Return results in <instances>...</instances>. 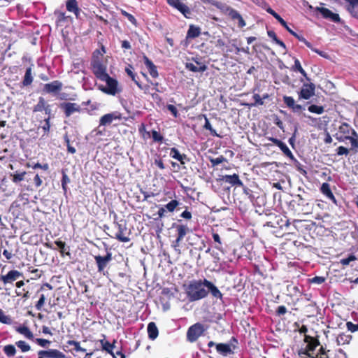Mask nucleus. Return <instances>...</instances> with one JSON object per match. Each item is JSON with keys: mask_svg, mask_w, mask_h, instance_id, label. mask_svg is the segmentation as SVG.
I'll use <instances>...</instances> for the list:
<instances>
[{"mask_svg": "<svg viewBox=\"0 0 358 358\" xmlns=\"http://www.w3.org/2000/svg\"><path fill=\"white\" fill-rule=\"evenodd\" d=\"M205 287L204 279L194 280L189 282L185 288L188 300L192 302L206 298L208 294V291Z\"/></svg>", "mask_w": 358, "mask_h": 358, "instance_id": "f257e3e1", "label": "nucleus"}, {"mask_svg": "<svg viewBox=\"0 0 358 358\" xmlns=\"http://www.w3.org/2000/svg\"><path fill=\"white\" fill-rule=\"evenodd\" d=\"M336 138L340 142L350 141L352 150L358 148V134L346 122H343L339 126L338 132L336 134Z\"/></svg>", "mask_w": 358, "mask_h": 358, "instance_id": "f03ea898", "label": "nucleus"}, {"mask_svg": "<svg viewBox=\"0 0 358 358\" xmlns=\"http://www.w3.org/2000/svg\"><path fill=\"white\" fill-rule=\"evenodd\" d=\"M113 225L117 229L116 231L110 230L108 226L103 225V229L105 231L106 230L110 231V233H107V234L110 237L115 238L120 242H129L130 241V238L127 236L124 235V232L127 230V227H125V225L122 224L115 220L113 222Z\"/></svg>", "mask_w": 358, "mask_h": 358, "instance_id": "7ed1b4c3", "label": "nucleus"}, {"mask_svg": "<svg viewBox=\"0 0 358 358\" xmlns=\"http://www.w3.org/2000/svg\"><path fill=\"white\" fill-rule=\"evenodd\" d=\"M91 66L93 73L100 80L108 75L106 66L98 58L92 59Z\"/></svg>", "mask_w": 358, "mask_h": 358, "instance_id": "20e7f679", "label": "nucleus"}, {"mask_svg": "<svg viewBox=\"0 0 358 358\" xmlns=\"http://www.w3.org/2000/svg\"><path fill=\"white\" fill-rule=\"evenodd\" d=\"M106 83V87H99V89L104 93L110 95H115L117 92L118 82L116 79L110 77L109 75L101 80Z\"/></svg>", "mask_w": 358, "mask_h": 358, "instance_id": "39448f33", "label": "nucleus"}, {"mask_svg": "<svg viewBox=\"0 0 358 358\" xmlns=\"http://www.w3.org/2000/svg\"><path fill=\"white\" fill-rule=\"evenodd\" d=\"M205 331L203 325L201 323H196L192 325L187 330V338L189 341L194 342Z\"/></svg>", "mask_w": 358, "mask_h": 358, "instance_id": "423d86ee", "label": "nucleus"}, {"mask_svg": "<svg viewBox=\"0 0 358 358\" xmlns=\"http://www.w3.org/2000/svg\"><path fill=\"white\" fill-rule=\"evenodd\" d=\"M94 259L97 266V270L99 273H104V270L112 260V253L107 251L105 256L94 255Z\"/></svg>", "mask_w": 358, "mask_h": 358, "instance_id": "0eeeda50", "label": "nucleus"}, {"mask_svg": "<svg viewBox=\"0 0 358 358\" xmlns=\"http://www.w3.org/2000/svg\"><path fill=\"white\" fill-rule=\"evenodd\" d=\"M59 106L63 110L66 117H69L74 113H80L82 110L80 106L76 103L63 102Z\"/></svg>", "mask_w": 358, "mask_h": 358, "instance_id": "6e6552de", "label": "nucleus"}, {"mask_svg": "<svg viewBox=\"0 0 358 358\" xmlns=\"http://www.w3.org/2000/svg\"><path fill=\"white\" fill-rule=\"evenodd\" d=\"M315 85L314 83H303L299 93V98L308 100L315 94Z\"/></svg>", "mask_w": 358, "mask_h": 358, "instance_id": "1a4fd4ad", "label": "nucleus"}, {"mask_svg": "<svg viewBox=\"0 0 358 358\" xmlns=\"http://www.w3.org/2000/svg\"><path fill=\"white\" fill-rule=\"evenodd\" d=\"M63 84L59 80H54L43 85V92L46 94H57L62 89Z\"/></svg>", "mask_w": 358, "mask_h": 358, "instance_id": "9d476101", "label": "nucleus"}, {"mask_svg": "<svg viewBox=\"0 0 358 358\" xmlns=\"http://www.w3.org/2000/svg\"><path fill=\"white\" fill-rule=\"evenodd\" d=\"M167 3L179 10L185 17H188V15L191 14L189 7L183 3L181 0H167Z\"/></svg>", "mask_w": 358, "mask_h": 358, "instance_id": "9b49d317", "label": "nucleus"}, {"mask_svg": "<svg viewBox=\"0 0 358 358\" xmlns=\"http://www.w3.org/2000/svg\"><path fill=\"white\" fill-rule=\"evenodd\" d=\"M22 273L17 270H10L6 275H2L0 276V280L4 284L13 283L17 279L22 277Z\"/></svg>", "mask_w": 358, "mask_h": 358, "instance_id": "f8f14e48", "label": "nucleus"}, {"mask_svg": "<svg viewBox=\"0 0 358 358\" xmlns=\"http://www.w3.org/2000/svg\"><path fill=\"white\" fill-rule=\"evenodd\" d=\"M194 62H195L196 64H193L192 62H187L185 64V68L188 69L189 71L197 73V72H204L207 70L208 67L207 66L197 59H192Z\"/></svg>", "mask_w": 358, "mask_h": 358, "instance_id": "ddd939ff", "label": "nucleus"}, {"mask_svg": "<svg viewBox=\"0 0 358 358\" xmlns=\"http://www.w3.org/2000/svg\"><path fill=\"white\" fill-rule=\"evenodd\" d=\"M221 180L232 186L243 187V182L240 180L238 175L236 173L223 176Z\"/></svg>", "mask_w": 358, "mask_h": 358, "instance_id": "4468645a", "label": "nucleus"}, {"mask_svg": "<svg viewBox=\"0 0 358 358\" xmlns=\"http://www.w3.org/2000/svg\"><path fill=\"white\" fill-rule=\"evenodd\" d=\"M318 10L322 14L323 17L326 19H330L332 22H339L341 21L339 15L337 13H334L329 8L321 7L318 8Z\"/></svg>", "mask_w": 358, "mask_h": 358, "instance_id": "2eb2a0df", "label": "nucleus"}, {"mask_svg": "<svg viewBox=\"0 0 358 358\" xmlns=\"http://www.w3.org/2000/svg\"><path fill=\"white\" fill-rule=\"evenodd\" d=\"M320 192L321 193L325 196L329 200H330L332 203L337 205V201L334 195L330 185L327 182H324L320 187Z\"/></svg>", "mask_w": 358, "mask_h": 358, "instance_id": "dca6fc26", "label": "nucleus"}, {"mask_svg": "<svg viewBox=\"0 0 358 358\" xmlns=\"http://www.w3.org/2000/svg\"><path fill=\"white\" fill-rule=\"evenodd\" d=\"M303 341L307 343L306 348L310 352H313L315 348L320 345L319 340L309 335H305Z\"/></svg>", "mask_w": 358, "mask_h": 358, "instance_id": "f3484780", "label": "nucleus"}, {"mask_svg": "<svg viewBox=\"0 0 358 358\" xmlns=\"http://www.w3.org/2000/svg\"><path fill=\"white\" fill-rule=\"evenodd\" d=\"M66 8L69 12L73 13L76 18L80 17L81 9L79 8L77 0H67L66 1Z\"/></svg>", "mask_w": 358, "mask_h": 358, "instance_id": "a211bd4d", "label": "nucleus"}, {"mask_svg": "<svg viewBox=\"0 0 358 358\" xmlns=\"http://www.w3.org/2000/svg\"><path fill=\"white\" fill-rule=\"evenodd\" d=\"M204 285L207 287L208 292H210L213 297L222 299L223 294L212 282L204 279Z\"/></svg>", "mask_w": 358, "mask_h": 358, "instance_id": "6ab92c4d", "label": "nucleus"}, {"mask_svg": "<svg viewBox=\"0 0 358 358\" xmlns=\"http://www.w3.org/2000/svg\"><path fill=\"white\" fill-rule=\"evenodd\" d=\"M292 36L297 38L299 41L303 42L308 48H310L313 52L317 53L321 57L324 58H327L328 57L327 54L325 52L314 48L312 44L310 42H308L303 36L299 35L296 32H294V34H292Z\"/></svg>", "mask_w": 358, "mask_h": 358, "instance_id": "aec40b11", "label": "nucleus"}, {"mask_svg": "<svg viewBox=\"0 0 358 358\" xmlns=\"http://www.w3.org/2000/svg\"><path fill=\"white\" fill-rule=\"evenodd\" d=\"M201 34V29L199 26L189 24L186 35V40H192L199 37Z\"/></svg>", "mask_w": 358, "mask_h": 358, "instance_id": "412c9836", "label": "nucleus"}, {"mask_svg": "<svg viewBox=\"0 0 358 358\" xmlns=\"http://www.w3.org/2000/svg\"><path fill=\"white\" fill-rule=\"evenodd\" d=\"M143 62L147 69H148L150 75L156 78L158 77L159 73L157 69V66L153 64V62L146 56H143Z\"/></svg>", "mask_w": 358, "mask_h": 358, "instance_id": "4be33fe9", "label": "nucleus"}, {"mask_svg": "<svg viewBox=\"0 0 358 358\" xmlns=\"http://www.w3.org/2000/svg\"><path fill=\"white\" fill-rule=\"evenodd\" d=\"M229 16L231 17V20H237L238 23V26L240 28H243L245 26L246 23L241 15L234 8H229Z\"/></svg>", "mask_w": 358, "mask_h": 358, "instance_id": "5701e85b", "label": "nucleus"}, {"mask_svg": "<svg viewBox=\"0 0 358 358\" xmlns=\"http://www.w3.org/2000/svg\"><path fill=\"white\" fill-rule=\"evenodd\" d=\"M115 342L116 341H114L113 343H110L106 339L100 340V343L101 345L102 350L110 354L113 357V358H116L115 352H113Z\"/></svg>", "mask_w": 358, "mask_h": 358, "instance_id": "b1692460", "label": "nucleus"}, {"mask_svg": "<svg viewBox=\"0 0 358 358\" xmlns=\"http://www.w3.org/2000/svg\"><path fill=\"white\" fill-rule=\"evenodd\" d=\"M120 116L115 113H107L103 115L99 120V127L109 125L114 120L119 119Z\"/></svg>", "mask_w": 358, "mask_h": 358, "instance_id": "393cba45", "label": "nucleus"}, {"mask_svg": "<svg viewBox=\"0 0 358 358\" xmlns=\"http://www.w3.org/2000/svg\"><path fill=\"white\" fill-rule=\"evenodd\" d=\"M265 4V10L269 14H271L278 22L282 26L285 27L286 22L278 15L274 10H273L266 2H264Z\"/></svg>", "mask_w": 358, "mask_h": 358, "instance_id": "a878e982", "label": "nucleus"}, {"mask_svg": "<svg viewBox=\"0 0 358 358\" xmlns=\"http://www.w3.org/2000/svg\"><path fill=\"white\" fill-rule=\"evenodd\" d=\"M15 330L29 340H34V338L33 333L30 331L29 327L25 325L19 326L15 328Z\"/></svg>", "mask_w": 358, "mask_h": 358, "instance_id": "bb28decb", "label": "nucleus"}, {"mask_svg": "<svg viewBox=\"0 0 358 358\" xmlns=\"http://www.w3.org/2000/svg\"><path fill=\"white\" fill-rule=\"evenodd\" d=\"M148 334L149 338L151 340H155L158 336L159 331L155 322H151L148 324Z\"/></svg>", "mask_w": 358, "mask_h": 358, "instance_id": "cd10ccee", "label": "nucleus"}, {"mask_svg": "<svg viewBox=\"0 0 358 358\" xmlns=\"http://www.w3.org/2000/svg\"><path fill=\"white\" fill-rule=\"evenodd\" d=\"M217 351L222 355L226 356L231 354L233 352L231 349V346L227 343H218L216 345Z\"/></svg>", "mask_w": 358, "mask_h": 358, "instance_id": "c85d7f7f", "label": "nucleus"}, {"mask_svg": "<svg viewBox=\"0 0 358 358\" xmlns=\"http://www.w3.org/2000/svg\"><path fill=\"white\" fill-rule=\"evenodd\" d=\"M177 231V238L183 240L185 236L189 232V227L185 224H177L175 226Z\"/></svg>", "mask_w": 358, "mask_h": 358, "instance_id": "c756f323", "label": "nucleus"}, {"mask_svg": "<svg viewBox=\"0 0 358 358\" xmlns=\"http://www.w3.org/2000/svg\"><path fill=\"white\" fill-rule=\"evenodd\" d=\"M55 245L60 249V254L62 257L64 255H70L69 247L66 246V243L58 239L55 241Z\"/></svg>", "mask_w": 358, "mask_h": 358, "instance_id": "7c9ffc66", "label": "nucleus"}, {"mask_svg": "<svg viewBox=\"0 0 358 358\" xmlns=\"http://www.w3.org/2000/svg\"><path fill=\"white\" fill-rule=\"evenodd\" d=\"M292 70L294 71H299L307 80L310 81V78L308 77L306 72L302 68L299 60L296 58L294 59V65L292 67Z\"/></svg>", "mask_w": 358, "mask_h": 358, "instance_id": "2f4dec72", "label": "nucleus"}, {"mask_svg": "<svg viewBox=\"0 0 358 358\" xmlns=\"http://www.w3.org/2000/svg\"><path fill=\"white\" fill-rule=\"evenodd\" d=\"M352 339V336L350 334H346L345 333L340 334L336 338L338 345H345L348 344Z\"/></svg>", "mask_w": 358, "mask_h": 358, "instance_id": "473e14b6", "label": "nucleus"}, {"mask_svg": "<svg viewBox=\"0 0 358 358\" xmlns=\"http://www.w3.org/2000/svg\"><path fill=\"white\" fill-rule=\"evenodd\" d=\"M31 68L29 67L27 69L23 80H22V85L23 86H29L33 82V77L31 75Z\"/></svg>", "mask_w": 358, "mask_h": 358, "instance_id": "72a5a7b5", "label": "nucleus"}, {"mask_svg": "<svg viewBox=\"0 0 358 358\" xmlns=\"http://www.w3.org/2000/svg\"><path fill=\"white\" fill-rule=\"evenodd\" d=\"M69 345H73V348L72 350H70V351L72 352L73 351H76V352H85V349L82 348L80 345V342L78 341H73V340H70V341H68L66 342V347L69 346Z\"/></svg>", "mask_w": 358, "mask_h": 358, "instance_id": "f704fd0d", "label": "nucleus"}, {"mask_svg": "<svg viewBox=\"0 0 358 358\" xmlns=\"http://www.w3.org/2000/svg\"><path fill=\"white\" fill-rule=\"evenodd\" d=\"M180 202L178 200L172 199L168 203L163 206L166 208L167 212L173 213L176 210Z\"/></svg>", "mask_w": 358, "mask_h": 358, "instance_id": "c9c22d12", "label": "nucleus"}, {"mask_svg": "<svg viewBox=\"0 0 358 358\" xmlns=\"http://www.w3.org/2000/svg\"><path fill=\"white\" fill-rule=\"evenodd\" d=\"M50 357V358H66L64 353L56 349H49L47 350L45 354Z\"/></svg>", "mask_w": 358, "mask_h": 358, "instance_id": "e433bc0d", "label": "nucleus"}, {"mask_svg": "<svg viewBox=\"0 0 358 358\" xmlns=\"http://www.w3.org/2000/svg\"><path fill=\"white\" fill-rule=\"evenodd\" d=\"M46 103V101L45 99L42 96L38 98V101L36 105H35L33 108V112L37 113V112H42L43 109H45V105Z\"/></svg>", "mask_w": 358, "mask_h": 358, "instance_id": "4c0bfd02", "label": "nucleus"}, {"mask_svg": "<svg viewBox=\"0 0 358 358\" xmlns=\"http://www.w3.org/2000/svg\"><path fill=\"white\" fill-rule=\"evenodd\" d=\"M62 180H61L62 187L64 191V193L66 194L68 190L67 184L70 182V178L64 170L62 171Z\"/></svg>", "mask_w": 358, "mask_h": 358, "instance_id": "58836bf2", "label": "nucleus"}, {"mask_svg": "<svg viewBox=\"0 0 358 358\" xmlns=\"http://www.w3.org/2000/svg\"><path fill=\"white\" fill-rule=\"evenodd\" d=\"M3 352L8 357H12L15 356L16 354V349L15 347L13 345H7L3 347Z\"/></svg>", "mask_w": 358, "mask_h": 358, "instance_id": "ea45409f", "label": "nucleus"}, {"mask_svg": "<svg viewBox=\"0 0 358 358\" xmlns=\"http://www.w3.org/2000/svg\"><path fill=\"white\" fill-rule=\"evenodd\" d=\"M308 110L309 112L315 114H322L324 111V108L322 106L310 105L308 106Z\"/></svg>", "mask_w": 358, "mask_h": 358, "instance_id": "a19ab883", "label": "nucleus"}, {"mask_svg": "<svg viewBox=\"0 0 358 358\" xmlns=\"http://www.w3.org/2000/svg\"><path fill=\"white\" fill-rule=\"evenodd\" d=\"M133 69H134L133 66L131 64H129L125 68V71L127 73V75L131 78V80L134 82V83L136 85V83H140V82L136 79V74L135 73H134Z\"/></svg>", "mask_w": 358, "mask_h": 358, "instance_id": "79ce46f5", "label": "nucleus"}, {"mask_svg": "<svg viewBox=\"0 0 358 358\" xmlns=\"http://www.w3.org/2000/svg\"><path fill=\"white\" fill-rule=\"evenodd\" d=\"M279 148L286 157L290 159H294V155L285 143H282Z\"/></svg>", "mask_w": 358, "mask_h": 358, "instance_id": "37998d69", "label": "nucleus"}, {"mask_svg": "<svg viewBox=\"0 0 358 358\" xmlns=\"http://www.w3.org/2000/svg\"><path fill=\"white\" fill-rule=\"evenodd\" d=\"M26 174H27L26 171H22L21 173L16 172L11 175V176L13 177L12 181L14 183H18L24 180Z\"/></svg>", "mask_w": 358, "mask_h": 358, "instance_id": "c03bdc74", "label": "nucleus"}, {"mask_svg": "<svg viewBox=\"0 0 358 358\" xmlns=\"http://www.w3.org/2000/svg\"><path fill=\"white\" fill-rule=\"evenodd\" d=\"M252 98L255 102L248 104L249 106L255 107L258 106H262L264 104V101H262V96L259 94H254Z\"/></svg>", "mask_w": 358, "mask_h": 358, "instance_id": "a18cd8bd", "label": "nucleus"}, {"mask_svg": "<svg viewBox=\"0 0 358 358\" xmlns=\"http://www.w3.org/2000/svg\"><path fill=\"white\" fill-rule=\"evenodd\" d=\"M15 345L21 350L22 352H26L30 350L31 347L24 341H19L15 343Z\"/></svg>", "mask_w": 358, "mask_h": 358, "instance_id": "49530a36", "label": "nucleus"}, {"mask_svg": "<svg viewBox=\"0 0 358 358\" xmlns=\"http://www.w3.org/2000/svg\"><path fill=\"white\" fill-rule=\"evenodd\" d=\"M203 128L206 129V130H208L212 136H220L217 134L216 131L214 129H213L208 119L206 117H205V124L203 125Z\"/></svg>", "mask_w": 358, "mask_h": 358, "instance_id": "de8ad7c7", "label": "nucleus"}, {"mask_svg": "<svg viewBox=\"0 0 358 358\" xmlns=\"http://www.w3.org/2000/svg\"><path fill=\"white\" fill-rule=\"evenodd\" d=\"M296 168L297 171H299L302 175L306 176L307 171L304 169L303 166L295 158L294 156V159H291Z\"/></svg>", "mask_w": 358, "mask_h": 358, "instance_id": "09e8293b", "label": "nucleus"}, {"mask_svg": "<svg viewBox=\"0 0 358 358\" xmlns=\"http://www.w3.org/2000/svg\"><path fill=\"white\" fill-rule=\"evenodd\" d=\"M298 355L301 358H313L314 356L306 348H301L298 350Z\"/></svg>", "mask_w": 358, "mask_h": 358, "instance_id": "8fccbe9b", "label": "nucleus"}, {"mask_svg": "<svg viewBox=\"0 0 358 358\" xmlns=\"http://www.w3.org/2000/svg\"><path fill=\"white\" fill-rule=\"evenodd\" d=\"M212 236H213V238L214 241L216 243H217V245L215 246V248L219 250H222V241H221L220 235L217 233L214 232L213 231Z\"/></svg>", "mask_w": 358, "mask_h": 358, "instance_id": "3c124183", "label": "nucleus"}, {"mask_svg": "<svg viewBox=\"0 0 358 358\" xmlns=\"http://www.w3.org/2000/svg\"><path fill=\"white\" fill-rule=\"evenodd\" d=\"M45 296L43 294H41L38 301L36 302L35 305V308L37 310H41L43 309V307L44 306L45 302Z\"/></svg>", "mask_w": 358, "mask_h": 358, "instance_id": "603ef678", "label": "nucleus"}, {"mask_svg": "<svg viewBox=\"0 0 358 358\" xmlns=\"http://www.w3.org/2000/svg\"><path fill=\"white\" fill-rule=\"evenodd\" d=\"M121 14L123 16L126 17L132 24H134V25L137 24V20L133 15L129 13L128 12H127L124 10H121Z\"/></svg>", "mask_w": 358, "mask_h": 358, "instance_id": "864d4df0", "label": "nucleus"}, {"mask_svg": "<svg viewBox=\"0 0 358 358\" xmlns=\"http://www.w3.org/2000/svg\"><path fill=\"white\" fill-rule=\"evenodd\" d=\"M166 212H167V210H166V208L164 206L159 207L157 214L155 215H157V217H154V220L155 221H157L159 220L162 219L163 217H164L166 216Z\"/></svg>", "mask_w": 358, "mask_h": 358, "instance_id": "5fc2aeb1", "label": "nucleus"}, {"mask_svg": "<svg viewBox=\"0 0 358 358\" xmlns=\"http://www.w3.org/2000/svg\"><path fill=\"white\" fill-rule=\"evenodd\" d=\"M151 133L153 141L160 143L163 142L164 137L160 134L159 132L156 130H152Z\"/></svg>", "mask_w": 358, "mask_h": 358, "instance_id": "6e6d98bb", "label": "nucleus"}, {"mask_svg": "<svg viewBox=\"0 0 358 358\" xmlns=\"http://www.w3.org/2000/svg\"><path fill=\"white\" fill-rule=\"evenodd\" d=\"M225 161H226V158L222 155H220L216 158H210V162L213 166H217V165L223 163Z\"/></svg>", "mask_w": 358, "mask_h": 358, "instance_id": "4d7b16f0", "label": "nucleus"}, {"mask_svg": "<svg viewBox=\"0 0 358 358\" xmlns=\"http://www.w3.org/2000/svg\"><path fill=\"white\" fill-rule=\"evenodd\" d=\"M55 15L57 16V23L64 22L68 17L66 16L65 13L59 10L55 11Z\"/></svg>", "mask_w": 358, "mask_h": 358, "instance_id": "13d9d810", "label": "nucleus"}, {"mask_svg": "<svg viewBox=\"0 0 358 358\" xmlns=\"http://www.w3.org/2000/svg\"><path fill=\"white\" fill-rule=\"evenodd\" d=\"M283 101L285 104L289 108H291L295 103V101L292 96H284Z\"/></svg>", "mask_w": 358, "mask_h": 358, "instance_id": "bf43d9fd", "label": "nucleus"}, {"mask_svg": "<svg viewBox=\"0 0 358 358\" xmlns=\"http://www.w3.org/2000/svg\"><path fill=\"white\" fill-rule=\"evenodd\" d=\"M50 117L48 116L47 118L44 120V124L41 126V129L44 131L45 134H48L50 129Z\"/></svg>", "mask_w": 358, "mask_h": 358, "instance_id": "052dcab7", "label": "nucleus"}, {"mask_svg": "<svg viewBox=\"0 0 358 358\" xmlns=\"http://www.w3.org/2000/svg\"><path fill=\"white\" fill-rule=\"evenodd\" d=\"M10 318L8 316L6 315L3 311L1 309H0V322L8 324L10 323Z\"/></svg>", "mask_w": 358, "mask_h": 358, "instance_id": "680f3d73", "label": "nucleus"}, {"mask_svg": "<svg viewBox=\"0 0 358 358\" xmlns=\"http://www.w3.org/2000/svg\"><path fill=\"white\" fill-rule=\"evenodd\" d=\"M16 294H17V296H22L25 300L28 299L30 297V293H29V290L25 289L24 288H23L22 289V291H20V292L16 291Z\"/></svg>", "mask_w": 358, "mask_h": 358, "instance_id": "e2e57ef3", "label": "nucleus"}, {"mask_svg": "<svg viewBox=\"0 0 358 358\" xmlns=\"http://www.w3.org/2000/svg\"><path fill=\"white\" fill-rule=\"evenodd\" d=\"M356 259H357V258L355 255H350L348 257L342 259L341 260V263L342 265L346 266V265H348L350 264V262L355 261Z\"/></svg>", "mask_w": 358, "mask_h": 358, "instance_id": "0e129e2a", "label": "nucleus"}, {"mask_svg": "<svg viewBox=\"0 0 358 358\" xmlns=\"http://www.w3.org/2000/svg\"><path fill=\"white\" fill-rule=\"evenodd\" d=\"M180 155L181 154L180 153V152L178 151V150L177 148H171L170 149V156L172 158L178 160V158H180Z\"/></svg>", "mask_w": 358, "mask_h": 358, "instance_id": "69168bd1", "label": "nucleus"}, {"mask_svg": "<svg viewBox=\"0 0 358 358\" xmlns=\"http://www.w3.org/2000/svg\"><path fill=\"white\" fill-rule=\"evenodd\" d=\"M346 327L348 330L352 333L358 331V323L353 324L352 322H348L346 323Z\"/></svg>", "mask_w": 358, "mask_h": 358, "instance_id": "338daca9", "label": "nucleus"}, {"mask_svg": "<svg viewBox=\"0 0 358 358\" xmlns=\"http://www.w3.org/2000/svg\"><path fill=\"white\" fill-rule=\"evenodd\" d=\"M287 312V310L285 306H280L277 308L275 310V315L277 316H281L286 314Z\"/></svg>", "mask_w": 358, "mask_h": 358, "instance_id": "774afa93", "label": "nucleus"}]
</instances>
